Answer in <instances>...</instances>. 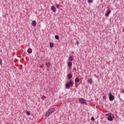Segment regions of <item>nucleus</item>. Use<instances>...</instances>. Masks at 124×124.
<instances>
[{"label":"nucleus","mask_w":124,"mask_h":124,"mask_svg":"<svg viewBox=\"0 0 124 124\" xmlns=\"http://www.w3.org/2000/svg\"><path fill=\"white\" fill-rule=\"evenodd\" d=\"M54 111H55V108H51L46 112V116L49 117V116H50V115H51V114H52Z\"/></svg>","instance_id":"obj_1"},{"label":"nucleus","mask_w":124,"mask_h":124,"mask_svg":"<svg viewBox=\"0 0 124 124\" xmlns=\"http://www.w3.org/2000/svg\"><path fill=\"white\" fill-rule=\"evenodd\" d=\"M106 115L108 116V121H113V119L115 118V116H114V115L111 113H108L106 114Z\"/></svg>","instance_id":"obj_2"},{"label":"nucleus","mask_w":124,"mask_h":124,"mask_svg":"<svg viewBox=\"0 0 124 124\" xmlns=\"http://www.w3.org/2000/svg\"><path fill=\"white\" fill-rule=\"evenodd\" d=\"M70 87H73V82L71 81H69L67 83L65 84L66 89H69Z\"/></svg>","instance_id":"obj_3"},{"label":"nucleus","mask_w":124,"mask_h":124,"mask_svg":"<svg viewBox=\"0 0 124 124\" xmlns=\"http://www.w3.org/2000/svg\"><path fill=\"white\" fill-rule=\"evenodd\" d=\"M108 96H109V100L110 101H113V99H114L115 97L112 95V93H108Z\"/></svg>","instance_id":"obj_4"},{"label":"nucleus","mask_w":124,"mask_h":124,"mask_svg":"<svg viewBox=\"0 0 124 124\" xmlns=\"http://www.w3.org/2000/svg\"><path fill=\"white\" fill-rule=\"evenodd\" d=\"M79 101L81 104H85L86 103V101L83 98L79 99Z\"/></svg>","instance_id":"obj_5"},{"label":"nucleus","mask_w":124,"mask_h":124,"mask_svg":"<svg viewBox=\"0 0 124 124\" xmlns=\"http://www.w3.org/2000/svg\"><path fill=\"white\" fill-rule=\"evenodd\" d=\"M51 10L53 12H56V11H57V9H56V7H55V6H51Z\"/></svg>","instance_id":"obj_6"},{"label":"nucleus","mask_w":124,"mask_h":124,"mask_svg":"<svg viewBox=\"0 0 124 124\" xmlns=\"http://www.w3.org/2000/svg\"><path fill=\"white\" fill-rule=\"evenodd\" d=\"M27 52L29 54H31L32 53V49H31V48H28L27 50Z\"/></svg>","instance_id":"obj_7"},{"label":"nucleus","mask_w":124,"mask_h":124,"mask_svg":"<svg viewBox=\"0 0 124 124\" xmlns=\"http://www.w3.org/2000/svg\"><path fill=\"white\" fill-rule=\"evenodd\" d=\"M32 26L33 27H35L36 26V21L35 20H33L32 21Z\"/></svg>","instance_id":"obj_8"},{"label":"nucleus","mask_w":124,"mask_h":124,"mask_svg":"<svg viewBox=\"0 0 124 124\" xmlns=\"http://www.w3.org/2000/svg\"><path fill=\"white\" fill-rule=\"evenodd\" d=\"M46 65L47 67H50V66H51V62H48L46 63Z\"/></svg>","instance_id":"obj_9"},{"label":"nucleus","mask_w":124,"mask_h":124,"mask_svg":"<svg viewBox=\"0 0 124 124\" xmlns=\"http://www.w3.org/2000/svg\"><path fill=\"white\" fill-rule=\"evenodd\" d=\"M67 77L69 79H71L72 78V75L71 73H69L67 75Z\"/></svg>","instance_id":"obj_10"},{"label":"nucleus","mask_w":124,"mask_h":124,"mask_svg":"<svg viewBox=\"0 0 124 124\" xmlns=\"http://www.w3.org/2000/svg\"><path fill=\"white\" fill-rule=\"evenodd\" d=\"M68 66L69 67H70L72 66V62H68Z\"/></svg>","instance_id":"obj_11"},{"label":"nucleus","mask_w":124,"mask_h":124,"mask_svg":"<svg viewBox=\"0 0 124 124\" xmlns=\"http://www.w3.org/2000/svg\"><path fill=\"white\" fill-rule=\"evenodd\" d=\"M111 13V10L108 11L107 14H106V16H109V14Z\"/></svg>","instance_id":"obj_12"},{"label":"nucleus","mask_w":124,"mask_h":124,"mask_svg":"<svg viewBox=\"0 0 124 124\" xmlns=\"http://www.w3.org/2000/svg\"><path fill=\"white\" fill-rule=\"evenodd\" d=\"M88 82L90 83V84H92L93 83V79L92 78H90V79H89L88 80Z\"/></svg>","instance_id":"obj_13"},{"label":"nucleus","mask_w":124,"mask_h":124,"mask_svg":"<svg viewBox=\"0 0 124 124\" xmlns=\"http://www.w3.org/2000/svg\"><path fill=\"white\" fill-rule=\"evenodd\" d=\"M49 45L50 48H53V47H54V44H53V43H49Z\"/></svg>","instance_id":"obj_14"},{"label":"nucleus","mask_w":124,"mask_h":124,"mask_svg":"<svg viewBox=\"0 0 124 124\" xmlns=\"http://www.w3.org/2000/svg\"><path fill=\"white\" fill-rule=\"evenodd\" d=\"M69 61H71V62H72V61H73V57L70 56L69 57Z\"/></svg>","instance_id":"obj_15"},{"label":"nucleus","mask_w":124,"mask_h":124,"mask_svg":"<svg viewBox=\"0 0 124 124\" xmlns=\"http://www.w3.org/2000/svg\"><path fill=\"white\" fill-rule=\"evenodd\" d=\"M79 81V78H76L75 79V83H77Z\"/></svg>","instance_id":"obj_16"},{"label":"nucleus","mask_w":124,"mask_h":124,"mask_svg":"<svg viewBox=\"0 0 124 124\" xmlns=\"http://www.w3.org/2000/svg\"><path fill=\"white\" fill-rule=\"evenodd\" d=\"M41 99H42V100H44V99H46V96H45V95H43Z\"/></svg>","instance_id":"obj_17"},{"label":"nucleus","mask_w":124,"mask_h":124,"mask_svg":"<svg viewBox=\"0 0 124 124\" xmlns=\"http://www.w3.org/2000/svg\"><path fill=\"white\" fill-rule=\"evenodd\" d=\"M55 38H56V39L59 40V36L58 35H56L55 36Z\"/></svg>","instance_id":"obj_18"},{"label":"nucleus","mask_w":124,"mask_h":124,"mask_svg":"<svg viewBox=\"0 0 124 124\" xmlns=\"http://www.w3.org/2000/svg\"><path fill=\"white\" fill-rule=\"evenodd\" d=\"M93 0H88V3H92L93 2Z\"/></svg>","instance_id":"obj_19"},{"label":"nucleus","mask_w":124,"mask_h":124,"mask_svg":"<svg viewBox=\"0 0 124 124\" xmlns=\"http://www.w3.org/2000/svg\"><path fill=\"white\" fill-rule=\"evenodd\" d=\"M26 114L27 115H28V116H30V115H31V113L29 111H27Z\"/></svg>","instance_id":"obj_20"},{"label":"nucleus","mask_w":124,"mask_h":124,"mask_svg":"<svg viewBox=\"0 0 124 124\" xmlns=\"http://www.w3.org/2000/svg\"><path fill=\"white\" fill-rule=\"evenodd\" d=\"M73 71L74 72H76V68H73Z\"/></svg>","instance_id":"obj_21"},{"label":"nucleus","mask_w":124,"mask_h":124,"mask_svg":"<svg viewBox=\"0 0 124 124\" xmlns=\"http://www.w3.org/2000/svg\"><path fill=\"white\" fill-rule=\"evenodd\" d=\"M91 121H94V118L93 117H91Z\"/></svg>","instance_id":"obj_22"},{"label":"nucleus","mask_w":124,"mask_h":124,"mask_svg":"<svg viewBox=\"0 0 124 124\" xmlns=\"http://www.w3.org/2000/svg\"><path fill=\"white\" fill-rule=\"evenodd\" d=\"M2 62V60H1V59L0 58V64H1Z\"/></svg>","instance_id":"obj_23"},{"label":"nucleus","mask_w":124,"mask_h":124,"mask_svg":"<svg viewBox=\"0 0 124 124\" xmlns=\"http://www.w3.org/2000/svg\"><path fill=\"white\" fill-rule=\"evenodd\" d=\"M56 7L57 8H59V4H56Z\"/></svg>","instance_id":"obj_24"},{"label":"nucleus","mask_w":124,"mask_h":124,"mask_svg":"<svg viewBox=\"0 0 124 124\" xmlns=\"http://www.w3.org/2000/svg\"><path fill=\"white\" fill-rule=\"evenodd\" d=\"M103 98H104V99H106V96H103Z\"/></svg>","instance_id":"obj_25"},{"label":"nucleus","mask_w":124,"mask_h":124,"mask_svg":"<svg viewBox=\"0 0 124 124\" xmlns=\"http://www.w3.org/2000/svg\"><path fill=\"white\" fill-rule=\"evenodd\" d=\"M43 67V65H42L40 66L41 68H42Z\"/></svg>","instance_id":"obj_26"},{"label":"nucleus","mask_w":124,"mask_h":124,"mask_svg":"<svg viewBox=\"0 0 124 124\" xmlns=\"http://www.w3.org/2000/svg\"><path fill=\"white\" fill-rule=\"evenodd\" d=\"M122 93H124V90L123 91H122Z\"/></svg>","instance_id":"obj_27"},{"label":"nucleus","mask_w":124,"mask_h":124,"mask_svg":"<svg viewBox=\"0 0 124 124\" xmlns=\"http://www.w3.org/2000/svg\"><path fill=\"white\" fill-rule=\"evenodd\" d=\"M77 44H78V42H77Z\"/></svg>","instance_id":"obj_28"},{"label":"nucleus","mask_w":124,"mask_h":124,"mask_svg":"<svg viewBox=\"0 0 124 124\" xmlns=\"http://www.w3.org/2000/svg\"><path fill=\"white\" fill-rule=\"evenodd\" d=\"M76 86H77V84H76Z\"/></svg>","instance_id":"obj_29"}]
</instances>
